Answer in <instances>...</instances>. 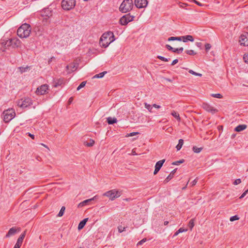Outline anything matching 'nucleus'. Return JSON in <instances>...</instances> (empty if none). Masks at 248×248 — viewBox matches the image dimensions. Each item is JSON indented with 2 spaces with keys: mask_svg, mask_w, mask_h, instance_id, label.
Segmentation results:
<instances>
[{
  "mask_svg": "<svg viewBox=\"0 0 248 248\" xmlns=\"http://www.w3.org/2000/svg\"><path fill=\"white\" fill-rule=\"evenodd\" d=\"M168 223H169V222H168V221H165V222H164V225H168Z\"/></svg>",
  "mask_w": 248,
  "mask_h": 248,
  "instance_id": "nucleus-61",
  "label": "nucleus"
},
{
  "mask_svg": "<svg viewBox=\"0 0 248 248\" xmlns=\"http://www.w3.org/2000/svg\"><path fill=\"white\" fill-rule=\"evenodd\" d=\"M194 219L193 218V219H191L189 222V223L188 224V226L190 229V230H192L193 227L194 226Z\"/></svg>",
  "mask_w": 248,
  "mask_h": 248,
  "instance_id": "nucleus-32",
  "label": "nucleus"
},
{
  "mask_svg": "<svg viewBox=\"0 0 248 248\" xmlns=\"http://www.w3.org/2000/svg\"><path fill=\"white\" fill-rule=\"evenodd\" d=\"M243 59L245 62L248 64V53L244 55Z\"/></svg>",
  "mask_w": 248,
  "mask_h": 248,
  "instance_id": "nucleus-44",
  "label": "nucleus"
},
{
  "mask_svg": "<svg viewBox=\"0 0 248 248\" xmlns=\"http://www.w3.org/2000/svg\"><path fill=\"white\" fill-rule=\"evenodd\" d=\"M194 38L192 35H187L185 36H183V42L186 43L188 41L193 42Z\"/></svg>",
  "mask_w": 248,
  "mask_h": 248,
  "instance_id": "nucleus-20",
  "label": "nucleus"
},
{
  "mask_svg": "<svg viewBox=\"0 0 248 248\" xmlns=\"http://www.w3.org/2000/svg\"><path fill=\"white\" fill-rule=\"evenodd\" d=\"M200 43H197V46H200Z\"/></svg>",
  "mask_w": 248,
  "mask_h": 248,
  "instance_id": "nucleus-64",
  "label": "nucleus"
},
{
  "mask_svg": "<svg viewBox=\"0 0 248 248\" xmlns=\"http://www.w3.org/2000/svg\"><path fill=\"white\" fill-rule=\"evenodd\" d=\"M146 241H147V239L146 238H143V239H142L141 240H140V241H139L137 245L139 246V245H142Z\"/></svg>",
  "mask_w": 248,
  "mask_h": 248,
  "instance_id": "nucleus-45",
  "label": "nucleus"
},
{
  "mask_svg": "<svg viewBox=\"0 0 248 248\" xmlns=\"http://www.w3.org/2000/svg\"><path fill=\"white\" fill-rule=\"evenodd\" d=\"M11 42L10 39L2 40L1 42V45L3 47L2 51H5L10 46H11Z\"/></svg>",
  "mask_w": 248,
  "mask_h": 248,
  "instance_id": "nucleus-15",
  "label": "nucleus"
},
{
  "mask_svg": "<svg viewBox=\"0 0 248 248\" xmlns=\"http://www.w3.org/2000/svg\"><path fill=\"white\" fill-rule=\"evenodd\" d=\"M157 58L161 61H163L164 62H168L170 59L166 58L163 56H157Z\"/></svg>",
  "mask_w": 248,
  "mask_h": 248,
  "instance_id": "nucleus-42",
  "label": "nucleus"
},
{
  "mask_svg": "<svg viewBox=\"0 0 248 248\" xmlns=\"http://www.w3.org/2000/svg\"><path fill=\"white\" fill-rule=\"evenodd\" d=\"M11 42V46L13 48L18 47L21 45L20 41L17 38H13L10 39Z\"/></svg>",
  "mask_w": 248,
  "mask_h": 248,
  "instance_id": "nucleus-16",
  "label": "nucleus"
},
{
  "mask_svg": "<svg viewBox=\"0 0 248 248\" xmlns=\"http://www.w3.org/2000/svg\"><path fill=\"white\" fill-rule=\"evenodd\" d=\"M17 230L16 228L13 227L11 228L8 233L6 235V237H9L12 235H14L16 232Z\"/></svg>",
  "mask_w": 248,
  "mask_h": 248,
  "instance_id": "nucleus-21",
  "label": "nucleus"
},
{
  "mask_svg": "<svg viewBox=\"0 0 248 248\" xmlns=\"http://www.w3.org/2000/svg\"><path fill=\"white\" fill-rule=\"evenodd\" d=\"M169 41H176V37H170L168 38Z\"/></svg>",
  "mask_w": 248,
  "mask_h": 248,
  "instance_id": "nucleus-53",
  "label": "nucleus"
},
{
  "mask_svg": "<svg viewBox=\"0 0 248 248\" xmlns=\"http://www.w3.org/2000/svg\"><path fill=\"white\" fill-rule=\"evenodd\" d=\"M134 16H130L129 14H127L122 16L119 20L120 23L122 25H126L129 22L133 20Z\"/></svg>",
  "mask_w": 248,
  "mask_h": 248,
  "instance_id": "nucleus-9",
  "label": "nucleus"
},
{
  "mask_svg": "<svg viewBox=\"0 0 248 248\" xmlns=\"http://www.w3.org/2000/svg\"><path fill=\"white\" fill-rule=\"evenodd\" d=\"M133 7L132 0H124L120 6V10L123 13H127L132 10Z\"/></svg>",
  "mask_w": 248,
  "mask_h": 248,
  "instance_id": "nucleus-3",
  "label": "nucleus"
},
{
  "mask_svg": "<svg viewBox=\"0 0 248 248\" xmlns=\"http://www.w3.org/2000/svg\"><path fill=\"white\" fill-rule=\"evenodd\" d=\"M202 107L206 111L210 112L212 114H214L218 111L217 109L215 108L207 103H203L202 105Z\"/></svg>",
  "mask_w": 248,
  "mask_h": 248,
  "instance_id": "nucleus-11",
  "label": "nucleus"
},
{
  "mask_svg": "<svg viewBox=\"0 0 248 248\" xmlns=\"http://www.w3.org/2000/svg\"><path fill=\"white\" fill-rule=\"evenodd\" d=\"M72 100H73V98L72 97L70 98V99H69V102L71 103L72 102Z\"/></svg>",
  "mask_w": 248,
  "mask_h": 248,
  "instance_id": "nucleus-62",
  "label": "nucleus"
},
{
  "mask_svg": "<svg viewBox=\"0 0 248 248\" xmlns=\"http://www.w3.org/2000/svg\"><path fill=\"white\" fill-rule=\"evenodd\" d=\"M184 160L183 159L180 160L179 161L173 162L172 164L173 165H179V164L183 163Z\"/></svg>",
  "mask_w": 248,
  "mask_h": 248,
  "instance_id": "nucleus-43",
  "label": "nucleus"
},
{
  "mask_svg": "<svg viewBox=\"0 0 248 248\" xmlns=\"http://www.w3.org/2000/svg\"><path fill=\"white\" fill-rule=\"evenodd\" d=\"M32 100L30 98H24L19 100L17 102V105L21 108H26L32 105Z\"/></svg>",
  "mask_w": 248,
  "mask_h": 248,
  "instance_id": "nucleus-6",
  "label": "nucleus"
},
{
  "mask_svg": "<svg viewBox=\"0 0 248 248\" xmlns=\"http://www.w3.org/2000/svg\"><path fill=\"white\" fill-rule=\"evenodd\" d=\"M211 47V45L210 44H206L205 45V48L206 51H208Z\"/></svg>",
  "mask_w": 248,
  "mask_h": 248,
  "instance_id": "nucleus-46",
  "label": "nucleus"
},
{
  "mask_svg": "<svg viewBox=\"0 0 248 248\" xmlns=\"http://www.w3.org/2000/svg\"><path fill=\"white\" fill-rule=\"evenodd\" d=\"M159 170L158 169L155 168V170H154V174L155 175L157 174V173L159 171Z\"/></svg>",
  "mask_w": 248,
  "mask_h": 248,
  "instance_id": "nucleus-60",
  "label": "nucleus"
},
{
  "mask_svg": "<svg viewBox=\"0 0 248 248\" xmlns=\"http://www.w3.org/2000/svg\"><path fill=\"white\" fill-rule=\"evenodd\" d=\"M165 161V159H162L158 161L155 164V168L158 169L160 170Z\"/></svg>",
  "mask_w": 248,
  "mask_h": 248,
  "instance_id": "nucleus-24",
  "label": "nucleus"
},
{
  "mask_svg": "<svg viewBox=\"0 0 248 248\" xmlns=\"http://www.w3.org/2000/svg\"><path fill=\"white\" fill-rule=\"evenodd\" d=\"M75 4V0H62V7L65 10H70L73 9Z\"/></svg>",
  "mask_w": 248,
  "mask_h": 248,
  "instance_id": "nucleus-5",
  "label": "nucleus"
},
{
  "mask_svg": "<svg viewBox=\"0 0 248 248\" xmlns=\"http://www.w3.org/2000/svg\"><path fill=\"white\" fill-rule=\"evenodd\" d=\"M52 12L49 8H45L41 12V15L43 17V22H49V18L52 16Z\"/></svg>",
  "mask_w": 248,
  "mask_h": 248,
  "instance_id": "nucleus-8",
  "label": "nucleus"
},
{
  "mask_svg": "<svg viewBox=\"0 0 248 248\" xmlns=\"http://www.w3.org/2000/svg\"><path fill=\"white\" fill-rule=\"evenodd\" d=\"M3 115L4 121L8 123L15 117L16 113L13 109H8L3 111Z\"/></svg>",
  "mask_w": 248,
  "mask_h": 248,
  "instance_id": "nucleus-4",
  "label": "nucleus"
},
{
  "mask_svg": "<svg viewBox=\"0 0 248 248\" xmlns=\"http://www.w3.org/2000/svg\"><path fill=\"white\" fill-rule=\"evenodd\" d=\"M31 32V27L30 25L24 23L18 29L17 34L21 38H26L30 36Z\"/></svg>",
  "mask_w": 248,
  "mask_h": 248,
  "instance_id": "nucleus-2",
  "label": "nucleus"
},
{
  "mask_svg": "<svg viewBox=\"0 0 248 248\" xmlns=\"http://www.w3.org/2000/svg\"><path fill=\"white\" fill-rule=\"evenodd\" d=\"M78 66V64L73 62L66 66V68L69 72H72L75 71Z\"/></svg>",
  "mask_w": 248,
  "mask_h": 248,
  "instance_id": "nucleus-17",
  "label": "nucleus"
},
{
  "mask_svg": "<svg viewBox=\"0 0 248 248\" xmlns=\"http://www.w3.org/2000/svg\"><path fill=\"white\" fill-rule=\"evenodd\" d=\"M29 136H30L32 139H34V135L33 134H31L30 133H28Z\"/></svg>",
  "mask_w": 248,
  "mask_h": 248,
  "instance_id": "nucleus-58",
  "label": "nucleus"
},
{
  "mask_svg": "<svg viewBox=\"0 0 248 248\" xmlns=\"http://www.w3.org/2000/svg\"><path fill=\"white\" fill-rule=\"evenodd\" d=\"M48 90V85L47 84H43L38 87L35 93L37 95H44L47 93Z\"/></svg>",
  "mask_w": 248,
  "mask_h": 248,
  "instance_id": "nucleus-10",
  "label": "nucleus"
},
{
  "mask_svg": "<svg viewBox=\"0 0 248 248\" xmlns=\"http://www.w3.org/2000/svg\"><path fill=\"white\" fill-rule=\"evenodd\" d=\"M188 72L189 73H190L193 75L196 76H199V77L202 76V75L201 74L196 73V72H194V71H193L192 70H189Z\"/></svg>",
  "mask_w": 248,
  "mask_h": 248,
  "instance_id": "nucleus-36",
  "label": "nucleus"
},
{
  "mask_svg": "<svg viewBox=\"0 0 248 248\" xmlns=\"http://www.w3.org/2000/svg\"><path fill=\"white\" fill-rule=\"evenodd\" d=\"M197 179H195V180H194L192 182H191L190 183V185L191 186H195L196 183H197Z\"/></svg>",
  "mask_w": 248,
  "mask_h": 248,
  "instance_id": "nucleus-51",
  "label": "nucleus"
},
{
  "mask_svg": "<svg viewBox=\"0 0 248 248\" xmlns=\"http://www.w3.org/2000/svg\"><path fill=\"white\" fill-rule=\"evenodd\" d=\"M171 114L173 117H174L175 119H176V120L180 122L181 121V118L179 116V114L175 111H174V110L172 111Z\"/></svg>",
  "mask_w": 248,
  "mask_h": 248,
  "instance_id": "nucleus-25",
  "label": "nucleus"
},
{
  "mask_svg": "<svg viewBox=\"0 0 248 248\" xmlns=\"http://www.w3.org/2000/svg\"><path fill=\"white\" fill-rule=\"evenodd\" d=\"M185 52L187 54L190 55H194L196 54V52H195L193 50H187Z\"/></svg>",
  "mask_w": 248,
  "mask_h": 248,
  "instance_id": "nucleus-38",
  "label": "nucleus"
},
{
  "mask_svg": "<svg viewBox=\"0 0 248 248\" xmlns=\"http://www.w3.org/2000/svg\"><path fill=\"white\" fill-rule=\"evenodd\" d=\"M211 96L213 97L217 98H222V95L220 93H213L211 94Z\"/></svg>",
  "mask_w": 248,
  "mask_h": 248,
  "instance_id": "nucleus-39",
  "label": "nucleus"
},
{
  "mask_svg": "<svg viewBox=\"0 0 248 248\" xmlns=\"http://www.w3.org/2000/svg\"><path fill=\"white\" fill-rule=\"evenodd\" d=\"M26 232H24L23 233H22L19 237L18 238L17 241L15 245V247L14 248H20V246H21L23 240L24 238L25 237Z\"/></svg>",
  "mask_w": 248,
  "mask_h": 248,
  "instance_id": "nucleus-14",
  "label": "nucleus"
},
{
  "mask_svg": "<svg viewBox=\"0 0 248 248\" xmlns=\"http://www.w3.org/2000/svg\"><path fill=\"white\" fill-rule=\"evenodd\" d=\"M248 193V189L243 193V194L241 195V196L239 197V198L240 199L243 198L246 195V194H247Z\"/></svg>",
  "mask_w": 248,
  "mask_h": 248,
  "instance_id": "nucleus-50",
  "label": "nucleus"
},
{
  "mask_svg": "<svg viewBox=\"0 0 248 248\" xmlns=\"http://www.w3.org/2000/svg\"><path fill=\"white\" fill-rule=\"evenodd\" d=\"M118 229L119 232L120 233H121L125 230V228L123 227L122 226H119L118 227Z\"/></svg>",
  "mask_w": 248,
  "mask_h": 248,
  "instance_id": "nucleus-48",
  "label": "nucleus"
},
{
  "mask_svg": "<svg viewBox=\"0 0 248 248\" xmlns=\"http://www.w3.org/2000/svg\"><path fill=\"white\" fill-rule=\"evenodd\" d=\"M131 155H136L138 154L136 153L135 150L134 149H133L132 150Z\"/></svg>",
  "mask_w": 248,
  "mask_h": 248,
  "instance_id": "nucleus-56",
  "label": "nucleus"
},
{
  "mask_svg": "<svg viewBox=\"0 0 248 248\" xmlns=\"http://www.w3.org/2000/svg\"><path fill=\"white\" fill-rule=\"evenodd\" d=\"M166 48H167L168 49H169V50H171V51H173V48L172 47H171L170 45H166Z\"/></svg>",
  "mask_w": 248,
  "mask_h": 248,
  "instance_id": "nucleus-52",
  "label": "nucleus"
},
{
  "mask_svg": "<svg viewBox=\"0 0 248 248\" xmlns=\"http://www.w3.org/2000/svg\"><path fill=\"white\" fill-rule=\"evenodd\" d=\"M145 108H147L150 112H152V107L147 103H144Z\"/></svg>",
  "mask_w": 248,
  "mask_h": 248,
  "instance_id": "nucleus-37",
  "label": "nucleus"
},
{
  "mask_svg": "<svg viewBox=\"0 0 248 248\" xmlns=\"http://www.w3.org/2000/svg\"><path fill=\"white\" fill-rule=\"evenodd\" d=\"M239 42L241 45L248 46V32H245L240 36Z\"/></svg>",
  "mask_w": 248,
  "mask_h": 248,
  "instance_id": "nucleus-12",
  "label": "nucleus"
},
{
  "mask_svg": "<svg viewBox=\"0 0 248 248\" xmlns=\"http://www.w3.org/2000/svg\"><path fill=\"white\" fill-rule=\"evenodd\" d=\"M86 81H83L82 82L80 85L78 87L77 90L78 91L82 88L84 87L86 85Z\"/></svg>",
  "mask_w": 248,
  "mask_h": 248,
  "instance_id": "nucleus-41",
  "label": "nucleus"
},
{
  "mask_svg": "<svg viewBox=\"0 0 248 248\" xmlns=\"http://www.w3.org/2000/svg\"><path fill=\"white\" fill-rule=\"evenodd\" d=\"M103 196L108 197L111 200H113L121 196V193L116 189H112L104 193Z\"/></svg>",
  "mask_w": 248,
  "mask_h": 248,
  "instance_id": "nucleus-7",
  "label": "nucleus"
},
{
  "mask_svg": "<svg viewBox=\"0 0 248 248\" xmlns=\"http://www.w3.org/2000/svg\"><path fill=\"white\" fill-rule=\"evenodd\" d=\"M147 4V0H135V5L138 8H145Z\"/></svg>",
  "mask_w": 248,
  "mask_h": 248,
  "instance_id": "nucleus-13",
  "label": "nucleus"
},
{
  "mask_svg": "<svg viewBox=\"0 0 248 248\" xmlns=\"http://www.w3.org/2000/svg\"><path fill=\"white\" fill-rule=\"evenodd\" d=\"M94 140L92 139H90L89 140V142H86L84 143V145L85 146H87L88 147H92L93 146L94 144Z\"/></svg>",
  "mask_w": 248,
  "mask_h": 248,
  "instance_id": "nucleus-28",
  "label": "nucleus"
},
{
  "mask_svg": "<svg viewBox=\"0 0 248 248\" xmlns=\"http://www.w3.org/2000/svg\"><path fill=\"white\" fill-rule=\"evenodd\" d=\"M107 122L108 124H112L117 122V119L115 118L108 117L107 118Z\"/></svg>",
  "mask_w": 248,
  "mask_h": 248,
  "instance_id": "nucleus-26",
  "label": "nucleus"
},
{
  "mask_svg": "<svg viewBox=\"0 0 248 248\" xmlns=\"http://www.w3.org/2000/svg\"><path fill=\"white\" fill-rule=\"evenodd\" d=\"M88 220V218H86L82 220L81 221H80L78 225V229L81 230L82 228H83Z\"/></svg>",
  "mask_w": 248,
  "mask_h": 248,
  "instance_id": "nucleus-23",
  "label": "nucleus"
},
{
  "mask_svg": "<svg viewBox=\"0 0 248 248\" xmlns=\"http://www.w3.org/2000/svg\"><path fill=\"white\" fill-rule=\"evenodd\" d=\"M193 1H194L196 4H197V5H199V6H202V3H201L200 2H198V1H197V0H193Z\"/></svg>",
  "mask_w": 248,
  "mask_h": 248,
  "instance_id": "nucleus-57",
  "label": "nucleus"
},
{
  "mask_svg": "<svg viewBox=\"0 0 248 248\" xmlns=\"http://www.w3.org/2000/svg\"><path fill=\"white\" fill-rule=\"evenodd\" d=\"M239 219V217H238V216L237 215H235V216L231 217L230 218V220L231 221H233L235 220H237Z\"/></svg>",
  "mask_w": 248,
  "mask_h": 248,
  "instance_id": "nucleus-40",
  "label": "nucleus"
},
{
  "mask_svg": "<svg viewBox=\"0 0 248 248\" xmlns=\"http://www.w3.org/2000/svg\"><path fill=\"white\" fill-rule=\"evenodd\" d=\"M187 231V229H184L182 228H180L178 231H177L173 235V237L177 236L179 233L185 232Z\"/></svg>",
  "mask_w": 248,
  "mask_h": 248,
  "instance_id": "nucleus-29",
  "label": "nucleus"
},
{
  "mask_svg": "<svg viewBox=\"0 0 248 248\" xmlns=\"http://www.w3.org/2000/svg\"><path fill=\"white\" fill-rule=\"evenodd\" d=\"M241 183V180L240 179H236L234 182H233V185H238L239 184H240Z\"/></svg>",
  "mask_w": 248,
  "mask_h": 248,
  "instance_id": "nucleus-47",
  "label": "nucleus"
},
{
  "mask_svg": "<svg viewBox=\"0 0 248 248\" xmlns=\"http://www.w3.org/2000/svg\"><path fill=\"white\" fill-rule=\"evenodd\" d=\"M166 80H167V81H170H170H171L170 79H168V78H167V79H166Z\"/></svg>",
  "mask_w": 248,
  "mask_h": 248,
  "instance_id": "nucleus-63",
  "label": "nucleus"
},
{
  "mask_svg": "<svg viewBox=\"0 0 248 248\" xmlns=\"http://www.w3.org/2000/svg\"><path fill=\"white\" fill-rule=\"evenodd\" d=\"M202 149V147H197V146H193L192 148V150L194 152L196 153H200Z\"/></svg>",
  "mask_w": 248,
  "mask_h": 248,
  "instance_id": "nucleus-31",
  "label": "nucleus"
},
{
  "mask_svg": "<svg viewBox=\"0 0 248 248\" xmlns=\"http://www.w3.org/2000/svg\"><path fill=\"white\" fill-rule=\"evenodd\" d=\"M107 73V72L105 71L102 73H100L98 74H96L95 76H93V78H103L104 75Z\"/></svg>",
  "mask_w": 248,
  "mask_h": 248,
  "instance_id": "nucleus-30",
  "label": "nucleus"
},
{
  "mask_svg": "<svg viewBox=\"0 0 248 248\" xmlns=\"http://www.w3.org/2000/svg\"><path fill=\"white\" fill-rule=\"evenodd\" d=\"M97 197V196L96 195L91 199L84 200V201H83L79 203V204L78 205V207H81L85 206L86 204H88L90 202H91L95 199H96Z\"/></svg>",
  "mask_w": 248,
  "mask_h": 248,
  "instance_id": "nucleus-18",
  "label": "nucleus"
},
{
  "mask_svg": "<svg viewBox=\"0 0 248 248\" xmlns=\"http://www.w3.org/2000/svg\"><path fill=\"white\" fill-rule=\"evenodd\" d=\"M183 50H184V48L182 47L178 48H173V50L172 51V52H175V53H180L182 52Z\"/></svg>",
  "mask_w": 248,
  "mask_h": 248,
  "instance_id": "nucleus-33",
  "label": "nucleus"
},
{
  "mask_svg": "<svg viewBox=\"0 0 248 248\" xmlns=\"http://www.w3.org/2000/svg\"><path fill=\"white\" fill-rule=\"evenodd\" d=\"M153 107H155L156 108H160V106L159 105H156L155 104H153Z\"/></svg>",
  "mask_w": 248,
  "mask_h": 248,
  "instance_id": "nucleus-59",
  "label": "nucleus"
},
{
  "mask_svg": "<svg viewBox=\"0 0 248 248\" xmlns=\"http://www.w3.org/2000/svg\"><path fill=\"white\" fill-rule=\"evenodd\" d=\"M176 170L177 169H175L173 170L172 171H171V172L170 173L169 176L164 180L165 183L169 182L173 177L174 174L175 173Z\"/></svg>",
  "mask_w": 248,
  "mask_h": 248,
  "instance_id": "nucleus-19",
  "label": "nucleus"
},
{
  "mask_svg": "<svg viewBox=\"0 0 248 248\" xmlns=\"http://www.w3.org/2000/svg\"><path fill=\"white\" fill-rule=\"evenodd\" d=\"M65 210V207L64 206H62L61 208V210H60V212H59V214L58 215V216L60 217H62L63 216V214H64Z\"/></svg>",
  "mask_w": 248,
  "mask_h": 248,
  "instance_id": "nucleus-34",
  "label": "nucleus"
},
{
  "mask_svg": "<svg viewBox=\"0 0 248 248\" xmlns=\"http://www.w3.org/2000/svg\"><path fill=\"white\" fill-rule=\"evenodd\" d=\"M115 40L114 35L111 31L104 33L101 36L100 41V46L103 47H107Z\"/></svg>",
  "mask_w": 248,
  "mask_h": 248,
  "instance_id": "nucleus-1",
  "label": "nucleus"
},
{
  "mask_svg": "<svg viewBox=\"0 0 248 248\" xmlns=\"http://www.w3.org/2000/svg\"><path fill=\"white\" fill-rule=\"evenodd\" d=\"M183 144H184V140L183 139H180L179 140L178 144L177 145V146L176 147L177 151H179L181 149Z\"/></svg>",
  "mask_w": 248,
  "mask_h": 248,
  "instance_id": "nucleus-27",
  "label": "nucleus"
},
{
  "mask_svg": "<svg viewBox=\"0 0 248 248\" xmlns=\"http://www.w3.org/2000/svg\"><path fill=\"white\" fill-rule=\"evenodd\" d=\"M139 134L138 132H132V133H130L129 134H128L126 137H132V136H134L137 134Z\"/></svg>",
  "mask_w": 248,
  "mask_h": 248,
  "instance_id": "nucleus-49",
  "label": "nucleus"
},
{
  "mask_svg": "<svg viewBox=\"0 0 248 248\" xmlns=\"http://www.w3.org/2000/svg\"><path fill=\"white\" fill-rule=\"evenodd\" d=\"M176 41H183V36L180 37H176Z\"/></svg>",
  "mask_w": 248,
  "mask_h": 248,
  "instance_id": "nucleus-54",
  "label": "nucleus"
},
{
  "mask_svg": "<svg viewBox=\"0 0 248 248\" xmlns=\"http://www.w3.org/2000/svg\"><path fill=\"white\" fill-rule=\"evenodd\" d=\"M247 127V126L246 124H240L235 128L234 130L236 132H241L246 129Z\"/></svg>",
  "mask_w": 248,
  "mask_h": 248,
  "instance_id": "nucleus-22",
  "label": "nucleus"
},
{
  "mask_svg": "<svg viewBox=\"0 0 248 248\" xmlns=\"http://www.w3.org/2000/svg\"><path fill=\"white\" fill-rule=\"evenodd\" d=\"M29 67L28 66L24 67H18V69L21 73H23V72H25L27 71V70L28 69Z\"/></svg>",
  "mask_w": 248,
  "mask_h": 248,
  "instance_id": "nucleus-35",
  "label": "nucleus"
},
{
  "mask_svg": "<svg viewBox=\"0 0 248 248\" xmlns=\"http://www.w3.org/2000/svg\"><path fill=\"white\" fill-rule=\"evenodd\" d=\"M178 61L177 59H175L173 60L171 64V65H174L178 62Z\"/></svg>",
  "mask_w": 248,
  "mask_h": 248,
  "instance_id": "nucleus-55",
  "label": "nucleus"
}]
</instances>
